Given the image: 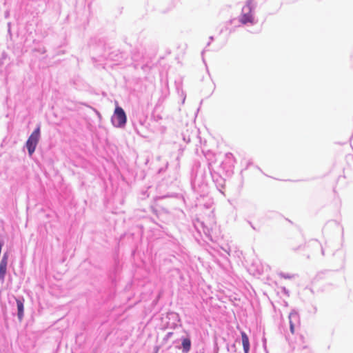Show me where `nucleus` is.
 <instances>
[{
    "label": "nucleus",
    "instance_id": "f257e3e1",
    "mask_svg": "<svg viewBox=\"0 0 353 353\" xmlns=\"http://www.w3.org/2000/svg\"><path fill=\"white\" fill-rule=\"evenodd\" d=\"M191 187L196 199L198 196H205L208 194L209 189L205 170L199 168L196 170L195 176L191 179Z\"/></svg>",
    "mask_w": 353,
    "mask_h": 353
},
{
    "label": "nucleus",
    "instance_id": "f03ea898",
    "mask_svg": "<svg viewBox=\"0 0 353 353\" xmlns=\"http://www.w3.org/2000/svg\"><path fill=\"white\" fill-rule=\"evenodd\" d=\"M256 7L257 3L254 0H247L239 17V22L243 25L255 24L256 21L254 19V12Z\"/></svg>",
    "mask_w": 353,
    "mask_h": 353
},
{
    "label": "nucleus",
    "instance_id": "7ed1b4c3",
    "mask_svg": "<svg viewBox=\"0 0 353 353\" xmlns=\"http://www.w3.org/2000/svg\"><path fill=\"white\" fill-rule=\"evenodd\" d=\"M41 138V123H38L28 138L26 142V148L28 150V155L32 157L34 153L36 148Z\"/></svg>",
    "mask_w": 353,
    "mask_h": 353
},
{
    "label": "nucleus",
    "instance_id": "20e7f679",
    "mask_svg": "<svg viewBox=\"0 0 353 353\" xmlns=\"http://www.w3.org/2000/svg\"><path fill=\"white\" fill-rule=\"evenodd\" d=\"M214 162L208 159V169L212 178V180L216 187V189L221 193L225 188V180L221 175L220 171H216L213 168Z\"/></svg>",
    "mask_w": 353,
    "mask_h": 353
},
{
    "label": "nucleus",
    "instance_id": "39448f33",
    "mask_svg": "<svg viewBox=\"0 0 353 353\" xmlns=\"http://www.w3.org/2000/svg\"><path fill=\"white\" fill-rule=\"evenodd\" d=\"M111 123L116 128H125L127 123V115L121 107L119 105L115 107L113 115L111 117Z\"/></svg>",
    "mask_w": 353,
    "mask_h": 353
},
{
    "label": "nucleus",
    "instance_id": "423d86ee",
    "mask_svg": "<svg viewBox=\"0 0 353 353\" xmlns=\"http://www.w3.org/2000/svg\"><path fill=\"white\" fill-rule=\"evenodd\" d=\"M234 159L232 153L228 152L225 155L224 160H223L219 166V171H222L225 175L230 174L232 172V169L234 166Z\"/></svg>",
    "mask_w": 353,
    "mask_h": 353
},
{
    "label": "nucleus",
    "instance_id": "0eeeda50",
    "mask_svg": "<svg viewBox=\"0 0 353 353\" xmlns=\"http://www.w3.org/2000/svg\"><path fill=\"white\" fill-rule=\"evenodd\" d=\"M179 341L181 343L176 347L182 353H189L192 348V341L190 334L185 332V334L179 339Z\"/></svg>",
    "mask_w": 353,
    "mask_h": 353
},
{
    "label": "nucleus",
    "instance_id": "6e6552de",
    "mask_svg": "<svg viewBox=\"0 0 353 353\" xmlns=\"http://www.w3.org/2000/svg\"><path fill=\"white\" fill-rule=\"evenodd\" d=\"M166 319L168 321L166 323L167 328L176 329L178 326V323L180 322V317L178 313L174 312H168L166 314Z\"/></svg>",
    "mask_w": 353,
    "mask_h": 353
},
{
    "label": "nucleus",
    "instance_id": "1a4fd4ad",
    "mask_svg": "<svg viewBox=\"0 0 353 353\" xmlns=\"http://www.w3.org/2000/svg\"><path fill=\"white\" fill-rule=\"evenodd\" d=\"M14 299L16 301L17 304V318L21 322L23 320L24 316V298L23 296H15Z\"/></svg>",
    "mask_w": 353,
    "mask_h": 353
},
{
    "label": "nucleus",
    "instance_id": "9d476101",
    "mask_svg": "<svg viewBox=\"0 0 353 353\" xmlns=\"http://www.w3.org/2000/svg\"><path fill=\"white\" fill-rule=\"evenodd\" d=\"M242 345L244 353H249L250 350V343L248 334L244 331H241Z\"/></svg>",
    "mask_w": 353,
    "mask_h": 353
},
{
    "label": "nucleus",
    "instance_id": "9b49d317",
    "mask_svg": "<svg viewBox=\"0 0 353 353\" xmlns=\"http://www.w3.org/2000/svg\"><path fill=\"white\" fill-rule=\"evenodd\" d=\"M7 261L1 260L0 261V281L3 283L5 281V277L7 273V267H8Z\"/></svg>",
    "mask_w": 353,
    "mask_h": 353
},
{
    "label": "nucleus",
    "instance_id": "f8f14e48",
    "mask_svg": "<svg viewBox=\"0 0 353 353\" xmlns=\"http://www.w3.org/2000/svg\"><path fill=\"white\" fill-rule=\"evenodd\" d=\"M289 321L290 323H299V315L298 312L293 310L289 314Z\"/></svg>",
    "mask_w": 353,
    "mask_h": 353
},
{
    "label": "nucleus",
    "instance_id": "ddd939ff",
    "mask_svg": "<svg viewBox=\"0 0 353 353\" xmlns=\"http://www.w3.org/2000/svg\"><path fill=\"white\" fill-rule=\"evenodd\" d=\"M123 58V54L121 53H119L117 51L116 52H112L109 54V59L114 61H119L120 59Z\"/></svg>",
    "mask_w": 353,
    "mask_h": 353
},
{
    "label": "nucleus",
    "instance_id": "4468645a",
    "mask_svg": "<svg viewBox=\"0 0 353 353\" xmlns=\"http://www.w3.org/2000/svg\"><path fill=\"white\" fill-rule=\"evenodd\" d=\"M312 243L313 244V245L319 246L321 248V251L322 255L323 256L325 255V248L321 245L319 244V243L317 240L312 241Z\"/></svg>",
    "mask_w": 353,
    "mask_h": 353
},
{
    "label": "nucleus",
    "instance_id": "2eb2a0df",
    "mask_svg": "<svg viewBox=\"0 0 353 353\" xmlns=\"http://www.w3.org/2000/svg\"><path fill=\"white\" fill-rule=\"evenodd\" d=\"M279 275L281 277V278H283V279H292V276L290 274H288V273H284V272H280L279 274Z\"/></svg>",
    "mask_w": 353,
    "mask_h": 353
},
{
    "label": "nucleus",
    "instance_id": "dca6fc26",
    "mask_svg": "<svg viewBox=\"0 0 353 353\" xmlns=\"http://www.w3.org/2000/svg\"><path fill=\"white\" fill-rule=\"evenodd\" d=\"M262 343L264 350L265 351L266 353H268L267 350V339L265 336L262 338Z\"/></svg>",
    "mask_w": 353,
    "mask_h": 353
},
{
    "label": "nucleus",
    "instance_id": "f3484780",
    "mask_svg": "<svg viewBox=\"0 0 353 353\" xmlns=\"http://www.w3.org/2000/svg\"><path fill=\"white\" fill-rule=\"evenodd\" d=\"M161 296V294L159 293V294L157 296V297L152 301V305L157 304L158 301H159L160 298Z\"/></svg>",
    "mask_w": 353,
    "mask_h": 353
},
{
    "label": "nucleus",
    "instance_id": "a211bd4d",
    "mask_svg": "<svg viewBox=\"0 0 353 353\" xmlns=\"http://www.w3.org/2000/svg\"><path fill=\"white\" fill-rule=\"evenodd\" d=\"M297 323H290V330L292 334L294 333L295 326Z\"/></svg>",
    "mask_w": 353,
    "mask_h": 353
},
{
    "label": "nucleus",
    "instance_id": "6ab92c4d",
    "mask_svg": "<svg viewBox=\"0 0 353 353\" xmlns=\"http://www.w3.org/2000/svg\"><path fill=\"white\" fill-rule=\"evenodd\" d=\"M8 258H9V253H8V252H5L3 253V254L1 260H4V261H8Z\"/></svg>",
    "mask_w": 353,
    "mask_h": 353
},
{
    "label": "nucleus",
    "instance_id": "aec40b11",
    "mask_svg": "<svg viewBox=\"0 0 353 353\" xmlns=\"http://www.w3.org/2000/svg\"><path fill=\"white\" fill-rule=\"evenodd\" d=\"M172 335H173L172 332H168L164 337V340L168 341L169 339H170L172 337Z\"/></svg>",
    "mask_w": 353,
    "mask_h": 353
},
{
    "label": "nucleus",
    "instance_id": "412c9836",
    "mask_svg": "<svg viewBox=\"0 0 353 353\" xmlns=\"http://www.w3.org/2000/svg\"><path fill=\"white\" fill-rule=\"evenodd\" d=\"M300 353H311V351L307 347L305 346L303 347Z\"/></svg>",
    "mask_w": 353,
    "mask_h": 353
},
{
    "label": "nucleus",
    "instance_id": "4be33fe9",
    "mask_svg": "<svg viewBox=\"0 0 353 353\" xmlns=\"http://www.w3.org/2000/svg\"><path fill=\"white\" fill-rule=\"evenodd\" d=\"M139 57L140 56L134 53L132 54V60H134V61H137L139 59Z\"/></svg>",
    "mask_w": 353,
    "mask_h": 353
},
{
    "label": "nucleus",
    "instance_id": "5701e85b",
    "mask_svg": "<svg viewBox=\"0 0 353 353\" xmlns=\"http://www.w3.org/2000/svg\"><path fill=\"white\" fill-rule=\"evenodd\" d=\"M6 58V54H3L2 57L0 59V67L3 64V59Z\"/></svg>",
    "mask_w": 353,
    "mask_h": 353
},
{
    "label": "nucleus",
    "instance_id": "b1692460",
    "mask_svg": "<svg viewBox=\"0 0 353 353\" xmlns=\"http://www.w3.org/2000/svg\"><path fill=\"white\" fill-rule=\"evenodd\" d=\"M36 51H37L41 54H44V53H46V50L45 48H39V49L36 50Z\"/></svg>",
    "mask_w": 353,
    "mask_h": 353
},
{
    "label": "nucleus",
    "instance_id": "393cba45",
    "mask_svg": "<svg viewBox=\"0 0 353 353\" xmlns=\"http://www.w3.org/2000/svg\"><path fill=\"white\" fill-rule=\"evenodd\" d=\"M183 140H184V141H185V142H186V143H190V142L191 141L190 136H188V137H186V136H185V135H183Z\"/></svg>",
    "mask_w": 353,
    "mask_h": 353
},
{
    "label": "nucleus",
    "instance_id": "a878e982",
    "mask_svg": "<svg viewBox=\"0 0 353 353\" xmlns=\"http://www.w3.org/2000/svg\"><path fill=\"white\" fill-rule=\"evenodd\" d=\"M214 40V37L211 36L210 37V41L208 43L207 46H209L210 45L211 41Z\"/></svg>",
    "mask_w": 353,
    "mask_h": 353
},
{
    "label": "nucleus",
    "instance_id": "bb28decb",
    "mask_svg": "<svg viewBox=\"0 0 353 353\" xmlns=\"http://www.w3.org/2000/svg\"><path fill=\"white\" fill-rule=\"evenodd\" d=\"M248 223L250 224V225L252 227V228L254 230H257L256 228L254 227V225H253V224L252 223V222L249 221H248Z\"/></svg>",
    "mask_w": 353,
    "mask_h": 353
},
{
    "label": "nucleus",
    "instance_id": "cd10ccee",
    "mask_svg": "<svg viewBox=\"0 0 353 353\" xmlns=\"http://www.w3.org/2000/svg\"><path fill=\"white\" fill-rule=\"evenodd\" d=\"M185 97H183V101H182L183 103H184V102H185Z\"/></svg>",
    "mask_w": 353,
    "mask_h": 353
},
{
    "label": "nucleus",
    "instance_id": "c85d7f7f",
    "mask_svg": "<svg viewBox=\"0 0 353 353\" xmlns=\"http://www.w3.org/2000/svg\"><path fill=\"white\" fill-rule=\"evenodd\" d=\"M352 139H353V133H352V135L350 137V140H352Z\"/></svg>",
    "mask_w": 353,
    "mask_h": 353
},
{
    "label": "nucleus",
    "instance_id": "c756f323",
    "mask_svg": "<svg viewBox=\"0 0 353 353\" xmlns=\"http://www.w3.org/2000/svg\"><path fill=\"white\" fill-rule=\"evenodd\" d=\"M145 65H143V66H142V69H144V68H145Z\"/></svg>",
    "mask_w": 353,
    "mask_h": 353
},
{
    "label": "nucleus",
    "instance_id": "7c9ffc66",
    "mask_svg": "<svg viewBox=\"0 0 353 353\" xmlns=\"http://www.w3.org/2000/svg\"><path fill=\"white\" fill-rule=\"evenodd\" d=\"M154 353H157V351H154Z\"/></svg>",
    "mask_w": 353,
    "mask_h": 353
}]
</instances>
